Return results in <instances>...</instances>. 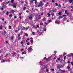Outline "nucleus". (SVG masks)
I'll return each mask as SVG.
<instances>
[{
  "mask_svg": "<svg viewBox=\"0 0 73 73\" xmlns=\"http://www.w3.org/2000/svg\"><path fill=\"white\" fill-rule=\"evenodd\" d=\"M52 10H50V11H49V12H52Z\"/></svg>",
  "mask_w": 73,
  "mask_h": 73,
  "instance_id": "052dcab7",
  "label": "nucleus"
},
{
  "mask_svg": "<svg viewBox=\"0 0 73 73\" xmlns=\"http://www.w3.org/2000/svg\"><path fill=\"white\" fill-rule=\"evenodd\" d=\"M58 60H60V58H58Z\"/></svg>",
  "mask_w": 73,
  "mask_h": 73,
  "instance_id": "e2e57ef3",
  "label": "nucleus"
},
{
  "mask_svg": "<svg viewBox=\"0 0 73 73\" xmlns=\"http://www.w3.org/2000/svg\"><path fill=\"white\" fill-rule=\"evenodd\" d=\"M30 3L32 4L33 3V0H31L30 1Z\"/></svg>",
  "mask_w": 73,
  "mask_h": 73,
  "instance_id": "6ab92c4d",
  "label": "nucleus"
},
{
  "mask_svg": "<svg viewBox=\"0 0 73 73\" xmlns=\"http://www.w3.org/2000/svg\"><path fill=\"white\" fill-rule=\"evenodd\" d=\"M11 40H13V36L11 37Z\"/></svg>",
  "mask_w": 73,
  "mask_h": 73,
  "instance_id": "393cba45",
  "label": "nucleus"
},
{
  "mask_svg": "<svg viewBox=\"0 0 73 73\" xmlns=\"http://www.w3.org/2000/svg\"><path fill=\"white\" fill-rule=\"evenodd\" d=\"M37 4V1H35V4Z\"/></svg>",
  "mask_w": 73,
  "mask_h": 73,
  "instance_id": "79ce46f5",
  "label": "nucleus"
},
{
  "mask_svg": "<svg viewBox=\"0 0 73 73\" xmlns=\"http://www.w3.org/2000/svg\"><path fill=\"white\" fill-rule=\"evenodd\" d=\"M56 5V6H58V4H57V3H55Z\"/></svg>",
  "mask_w": 73,
  "mask_h": 73,
  "instance_id": "37998d69",
  "label": "nucleus"
},
{
  "mask_svg": "<svg viewBox=\"0 0 73 73\" xmlns=\"http://www.w3.org/2000/svg\"><path fill=\"white\" fill-rule=\"evenodd\" d=\"M14 12H15V11L13 10H11L10 11L11 13H14Z\"/></svg>",
  "mask_w": 73,
  "mask_h": 73,
  "instance_id": "20e7f679",
  "label": "nucleus"
},
{
  "mask_svg": "<svg viewBox=\"0 0 73 73\" xmlns=\"http://www.w3.org/2000/svg\"><path fill=\"white\" fill-rule=\"evenodd\" d=\"M71 64L73 66V60L72 61V62H71Z\"/></svg>",
  "mask_w": 73,
  "mask_h": 73,
  "instance_id": "4c0bfd02",
  "label": "nucleus"
},
{
  "mask_svg": "<svg viewBox=\"0 0 73 73\" xmlns=\"http://www.w3.org/2000/svg\"><path fill=\"white\" fill-rule=\"evenodd\" d=\"M27 45H29V42L27 43Z\"/></svg>",
  "mask_w": 73,
  "mask_h": 73,
  "instance_id": "603ef678",
  "label": "nucleus"
},
{
  "mask_svg": "<svg viewBox=\"0 0 73 73\" xmlns=\"http://www.w3.org/2000/svg\"><path fill=\"white\" fill-rule=\"evenodd\" d=\"M9 12H7V13H6V15H8V14H9Z\"/></svg>",
  "mask_w": 73,
  "mask_h": 73,
  "instance_id": "7c9ffc66",
  "label": "nucleus"
},
{
  "mask_svg": "<svg viewBox=\"0 0 73 73\" xmlns=\"http://www.w3.org/2000/svg\"><path fill=\"white\" fill-rule=\"evenodd\" d=\"M13 8H16V5H13Z\"/></svg>",
  "mask_w": 73,
  "mask_h": 73,
  "instance_id": "a211bd4d",
  "label": "nucleus"
},
{
  "mask_svg": "<svg viewBox=\"0 0 73 73\" xmlns=\"http://www.w3.org/2000/svg\"><path fill=\"white\" fill-rule=\"evenodd\" d=\"M51 70H52V71H54V69H51Z\"/></svg>",
  "mask_w": 73,
  "mask_h": 73,
  "instance_id": "c03bdc74",
  "label": "nucleus"
},
{
  "mask_svg": "<svg viewBox=\"0 0 73 73\" xmlns=\"http://www.w3.org/2000/svg\"><path fill=\"white\" fill-rule=\"evenodd\" d=\"M19 40H21V37H18Z\"/></svg>",
  "mask_w": 73,
  "mask_h": 73,
  "instance_id": "49530a36",
  "label": "nucleus"
},
{
  "mask_svg": "<svg viewBox=\"0 0 73 73\" xmlns=\"http://www.w3.org/2000/svg\"><path fill=\"white\" fill-rule=\"evenodd\" d=\"M41 64H40V65H43V62H40Z\"/></svg>",
  "mask_w": 73,
  "mask_h": 73,
  "instance_id": "c756f323",
  "label": "nucleus"
},
{
  "mask_svg": "<svg viewBox=\"0 0 73 73\" xmlns=\"http://www.w3.org/2000/svg\"><path fill=\"white\" fill-rule=\"evenodd\" d=\"M39 17H40V15H37L36 16V18L37 19H39Z\"/></svg>",
  "mask_w": 73,
  "mask_h": 73,
  "instance_id": "5701e85b",
  "label": "nucleus"
},
{
  "mask_svg": "<svg viewBox=\"0 0 73 73\" xmlns=\"http://www.w3.org/2000/svg\"><path fill=\"white\" fill-rule=\"evenodd\" d=\"M61 18H62V17L61 16H60L59 17V18H58V19H60Z\"/></svg>",
  "mask_w": 73,
  "mask_h": 73,
  "instance_id": "2eb2a0df",
  "label": "nucleus"
},
{
  "mask_svg": "<svg viewBox=\"0 0 73 73\" xmlns=\"http://www.w3.org/2000/svg\"><path fill=\"white\" fill-rule=\"evenodd\" d=\"M8 55V54H6L5 57H7Z\"/></svg>",
  "mask_w": 73,
  "mask_h": 73,
  "instance_id": "774afa93",
  "label": "nucleus"
},
{
  "mask_svg": "<svg viewBox=\"0 0 73 73\" xmlns=\"http://www.w3.org/2000/svg\"><path fill=\"white\" fill-rule=\"evenodd\" d=\"M32 48L31 47L29 48L28 49V52H29V50H32Z\"/></svg>",
  "mask_w": 73,
  "mask_h": 73,
  "instance_id": "7ed1b4c3",
  "label": "nucleus"
},
{
  "mask_svg": "<svg viewBox=\"0 0 73 73\" xmlns=\"http://www.w3.org/2000/svg\"><path fill=\"white\" fill-rule=\"evenodd\" d=\"M66 15H67V16H69V13H66Z\"/></svg>",
  "mask_w": 73,
  "mask_h": 73,
  "instance_id": "a18cd8bd",
  "label": "nucleus"
},
{
  "mask_svg": "<svg viewBox=\"0 0 73 73\" xmlns=\"http://www.w3.org/2000/svg\"><path fill=\"white\" fill-rule=\"evenodd\" d=\"M32 19V17L31 16L29 17V19Z\"/></svg>",
  "mask_w": 73,
  "mask_h": 73,
  "instance_id": "f3484780",
  "label": "nucleus"
},
{
  "mask_svg": "<svg viewBox=\"0 0 73 73\" xmlns=\"http://www.w3.org/2000/svg\"><path fill=\"white\" fill-rule=\"evenodd\" d=\"M9 17H12V15L10 14L9 15Z\"/></svg>",
  "mask_w": 73,
  "mask_h": 73,
  "instance_id": "f704fd0d",
  "label": "nucleus"
},
{
  "mask_svg": "<svg viewBox=\"0 0 73 73\" xmlns=\"http://www.w3.org/2000/svg\"><path fill=\"white\" fill-rule=\"evenodd\" d=\"M3 27V26L1 25L0 26V29H2V27Z\"/></svg>",
  "mask_w": 73,
  "mask_h": 73,
  "instance_id": "bb28decb",
  "label": "nucleus"
},
{
  "mask_svg": "<svg viewBox=\"0 0 73 73\" xmlns=\"http://www.w3.org/2000/svg\"><path fill=\"white\" fill-rule=\"evenodd\" d=\"M59 71H60V72H62V70H61V69H60Z\"/></svg>",
  "mask_w": 73,
  "mask_h": 73,
  "instance_id": "bf43d9fd",
  "label": "nucleus"
},
{
  "mask_svg": "<svg viewBox=\"0 0 73 73\" xmlns=\"http://www.w3.org/2000/svg\"><path fill=\"white\" fill-rule=\"evenodd\" d=\"M52 11H53V12H55V10H52Z\"/></svg>",
  "mask_w": 73,
  "mask_h": 73,
  "instance_id": "0e129e2a",
  "label": "nucleus"
},
{
  "mask_svg": "<svg viewBox=\"0 0 73 73\" xmlns=\"http://www.w3.org/2000/svg\"><path fill=\"white\" fill-rule=\"evenodd\" d=\"M62 13V12L61 11V12H59L58 13V14L59 15H61V13Z\"/></svg>",
  "mask_w": 73,
  "mask_h": 73,
  "instance_id": "1a4fd4ad",
  "label": "nucleus"
},
{
  "mask_svg": "<svg viewBox=\"0 0 73 73\" xmlns=\"http://www.w3.org/2000/svg\"><path fill=\"white\" fill-rule=\"evenodd\" d=\"M39 28V25H38L37 27H36V28Z\"/></svg>",
  "mask_w": 73,
  "mask_h": 73,
  "instance_id": "a19ab883",
  "label": "nucleus"
},
{
  "mask_svg": "<svg viewBox=\"0 0 73 73\" xmlns=\"http://www.w3.org/2000/svg\"><path fill=\"white\" fill-rule=\"evenodd\" d=\"M24 52H23L22 53V54H24Z\"/></svg>",
  "mask_w": 73,
  "mask_h": 73,
  "instance_id": "338daca9",
  "label": "nucleus"
},
{
  "mask_svg": "<svg viewBox=\"0 0 73 73\" xmlns=\"http://www.w3.org/2000/svg\"><path fill=\"white\" fill-rule=\"evenodd\" d=\"M52 3H54V1L53 0H52Z\"/></svg>",
  "mask_w": 73,
  "mask_h": 73,
  "instance_id": "680f3d73",
  "label": "nucleus"
},
{
  "mask_svg": "<svg viewBox=\"0 0 73 73\" xmlns=\"http://www.w3.org/2000/svg\"><path fill=\"white\" fill-rule=\"evenodd\" d=\"M9 29H11V26L10 25H9Z\"/></svg>",
  "mask_w": 73,
  "mask_h": 73,
  "instance_id": "e433bc0d",
  "label": "nucleus"
},
{
  "mask_svg": "<svg viewBox=\"0 0 73 73\" xmlns=\"http://www.w3.org/2000/svg\"><path fill=\"white\" fill-rule=\"evenodd\" d=\"M68 63V64H70V61H68L67 62Z\"/></svg>",
  "mask_w": 73,
  "mask_h": 73,
  "instance_id": "6e6d98bb",
  "label": "nucleus"
},
{
  "mask_svg": "<svg viewBox=\"0 0 73 73\" xmlns=\"http://www.w3.org/2000/svg\"><path fill=\"white\" fill-rule=\"evenodd\" d=\"M9 7H11V6L13 7V5L12 4H10L9 5Z\"/></svg>",
  "mask_w": 73,
  "mask_h": 73,
  "instance_id": "f8f14e48",
  "label": "nucleus"
},
{
  "mask_svg": "<svg viewBox=\"0 0 73 73\" xmlns=\"http://www.w3.org/2000/svg\"><path fill=\"white\" fill-rule=\"evenodd\" d=\"M63 17H66V15H63Z\"/></svg>",
  "mask_w": 73,
  "mask_h": 73,
  "instance_id": "c9c22d12",
  "label": "nucleus"
},
{
  "mask_svg": "<svg viewBox=\"0 0 73 73\" xmlns=\"http://www.w3.org/2000/svg\"><path fill=\"white\" fill-rule=\"evenodd\" d=\"M43 21H45L46 20V18H44L43 19Z\"/></svg>",
  "mask_w": 73,
  "mask_h": 73,
  "instance_id": "a878e982",
  "label": "nucleus"
},
{
  "mask_svg": "<svg viewBox=\"0 0 73 73\" xmlns=\"http://www.w3.org/2000/svg\"><path fill=\"white\" fill-rule=\"evenodd\" d=\"M10 2L9 1H8V2H7V3H6L7 4H8V3H9Z\"/></svg>",
  "mask_w": 73,
  "mask_h": 73,
  "instance_id": "13d9d810",
  "label": "nucleus"
},
{
  "mask_svg": "<svg viewBox=\"0 0 73 73\" xmlns=\"http://www.w3.org/2000/svg\"><path fill=\"white\" fill-rule=\"evenodd\" d=\"M37 33L39 35H41V33L38 31L37 32Z\"/></svg>",
  "mask_w": 73,
  "mask_h": 73,
  "instance_id": "9b49d317",
  "label": "nucleus"
},
{
  "mask_svg": "<svg viewBox=\"0 0 73 73\" xmlns=\"http://www.w3.org/2000/svg\"><path fill=\"white\" fill-rule=\"evenodd\" d=\"M60 67H61V68H62V67H64V65H60Z\"/></svg>",
  "mask_w": 73,
  "mask_h": 73,
  "instance_id": "cd10ccee",
  "label": "nucleus"
},
{
  "mask_svg": "<svg viewBox=\"0 0 73 73\" xmlns=\"http://www.w3.org/2000/svg\"><path fill=\"white\" fill-rule=\"evenodd\" d=\"M16 52H13L12 54V56H15V54H16Z\"/></svg>",
  "mask_w": 73,
  "mask_h": 73,
  "instance_id": "0eeeda50",
  "label": "nucleus"
},
{
  "mask_svg": "<svg viewBox=\"0 0 73 73\" xmlns=\"http://www.w3.org/2000/svg\"><path fill=\"white\" fill-rule=\"evenodd\" d=\"M43 5H44V4L42 3V2L41 1L39 3V4L38 5V7H42Z\"/></svg>",
  "mask_w": 73,
  "mask_h": 73,
  "instance_id": "f257e3e1",
  "label": "nucleus"
},
{
  "mask_svg": "<svg viewBox=\"0 0 73 73\" xmlns=\"http://www.w3.org/2000/svg\"><path fill=\"white\" fill-rule=\"evenodd\" d=\"M30 42L31 43V44H33V40H30Z\"/></svg>",
  "mask_w": 73,
  "mask_h": 73,
  "instance_id": "6e6552de",
  "label": "nucleus"
},
{
  "mask_svg": "<svg viewBox=\"0 0 73 73\" xmlns=\"http://www.w3.org/2000/svg\"><path fill=\"white\" fill-rule=\"evenodd\" d=\"M48 70H48V69H47L46 70V72H48Z\"/></svg>",
  "mask_w": 73,
  "mask_h": 73,
  "instance_id": "5fc2aeb1",
  "label": "nucleus"
},
{
  "mask_svg": "<svg viewBox=\"0 0 73 73\" xmlns=\"http://www.w3.org/2000/svg\"><path fill=\"white\" fill-rule=\"evenodd\" d=\"M25 35L27 37H28V34L25 33Z\"/></svg>",
  "mask_w": 73,
  "mask_h": 73,
  "instance_id": "4be33fe9",
  "label": "nucleus"
},
{
  "mask_svg": "<svg viewBox=\"0 0 73 73\" xmlns=\"http://www.w3.org/2000/svg\"><path fill=\"white\" fill-rule=\"evenodd\" d=\"M44 68H47L46 66H44Z\"/></svg>",
  "mask_w": 73,
  "mask_h": 73,
  "instance_id": "3c124183",
  "label": "nucleus"
},
{
  "mask_svg": "<svg viewBox=\"0 0 73 73\" xmlns=\"http://www.w3.org/2000/svg\"><path fill=\"white\" fill-rule=\"evenodd\" d=\"M20 28H19L18 29V30H17V31H20Z\"/></svg>",
  "mask_w": 73,
  "mask_h": 73,
  "instance_id": "4d7b16f0",
  "label": "nucleus"
},
{
  "mask_svg": "<svg viewBox=\"0 0 73 73\" xmlns=\"http://www.w3.org/2000/svg\"><path fill=\"white\" fill-rule=\"evenodd\" d=\"M48 16H50V13H48L47 14Z\"/></svg>",
  "mask_w": 73,
  "mask_h": 73,
  "instance_id": "b1692460",
  "label": "nucleus"
},
{
  "mask_svg": "<svg viewBox=\"0 0 73 73\" xmlns=\"http://www.w3.org/2000/svg\"><path fill=\"white\" fill-rule=\"evenodd\" d=\"M58 7H61V5L59 4L58 5Z\"/></svg>",
  "mask_w": 73,
  "mask_h": 73,
  "instance_id": "864d4df0",
  "label": "nucleus"
},
{
  "mask_svg": "<svg viewBox=\"0 0 73 73\" xmlns=\"http://www.w3.org/2000/svg\"><path fill=\"white\" fill-rule=\"evenodd\" d=\"M20 34H18V37H20Z\"/></svg>",
  "mask_w": 73,
  "mask_h": 73,
  "instance_id": "8fccbe9b",
  "label": "nucleus"
},
{
  "mask_svg": "<svg viewBox=\"0 0 73 73\" xmlns=\"http://www.w3.org/2000/svg\"><path fill=\"white\" fill-rule=\"evenodd\" d=\"M32 34H33V35H35V33L34 32H33L32 33Z\"/></svg>",
  "mask_w": 73,
  "mask_h": 73,
  "instance_id": "58836bf2",
  "label": "nucleus"
},
{
  "mask_svg": "<svg viewBox=\"0 0 73 73\" xmlns=\"http://www.w3.org/2000/svg\"><path fill=\"white\" fill-rule=\"evenodd\" d=\"M56 24H59V22H58L56 20L55 22Z\"/></svg>",
  "mask_w": 73,
  "mask_h": 73,
  "instance_id": "39448f33",
  "label": "nucleus"
},
{
  "mask_svg": "<svg viewBox=\"0 0 73 73\" xmlns=\"http://www.w3.org/2000/svg\"><path fill=\"white\" fill-rule=\"evenodd\" d=\"M0 9L1 10H2V11H3V10L4 8H3V7H1L0 8Z\"/></svg>",
  "mask_w": 73,
  "mask_h": 73,
  "instance_id": "4468645a",
  "label": "nucleus"
},
{
  "mask_svg": "<svg viewBox=\"0 0 73 73\" xmlns=\"http://www.w3.org/2000/svg\"><path fill=\"white\" fill-rule=\"evenodd\" d=\"M14 1L13 0H11V2L12 3H13Z\"/></svg>",
  "mask_w": 73,
  "mask_h": 73,
  "instance_id": "2f4dec72",
  "label": "nucleus"
},
{
  "mask_svg": "<svg viewBox=\"0 0 73 73\" xmlns=\"http://www.w3.org/2000/svg\"><path fill=\"white\" fill-rule=\"evenodd\" d=\"M26 12H27V13H29V11H28L27 10L26 11Z\"/></svg>",
  "mask_w": 73,
  "mask_h": 73,
  "instance_id": "69168bd1",
  "label": "nucleus"
},
{
  "mask_svg": "<svg viewBox=\"0 0 73 73\" xmlns=\"http://www.w3.org/2000/svg\"><path fill=\"white\" fill-rule=\"evenodd\" d=\"M21 43L22 44V45H23L24 43H23V42H21Z\"/></svg>",
  "mask_w": 73,
  "mask_h": 73,
  "instance_id": "ea45409f",
  "label": "nucleus"
},
{
  "mask_svg": "<svg viewBox=\"0 0 73 73\" xmlns=\"http://www.w3.org/2000/svg\"><path fill=\"white\" fill-rule=\"evenodd\" d=\"M6 33H7V32L5 31H4V32L2 33V35L4 36L5 35V34Z\"/></svg>",
  "mask_w": 73,
  "mask_h": 73,
  "instance_id": "f03ea898",
  "label": "nucleus"
},
{
  "mask_svg": "<svg viewBox=\"0 0 73 73\" xmlns=\"http://www.w3.org/2000/svg\"><path fill=\"white\" fill-rule=\"evenodd\" d=\"M49 57H48V58H47L46 59V61H49Z\"/></svg>",
  "mask_w": 73,
  "mask_h": 73,
  "instance_id": "412c9836",
  "label": "nucleus"
},
{
  "mask_svg": "<svg viewBox=\"0 0 73 73\" xmlns=\"http://www.w3.org/2000/svg\"><path fill=\"white\" fill-rule=\"evenodd\" d=\"M62 72H63V73H65V70H62Z\"/></svg>",
  "mask_w": 73,
  "mask_h": 73,
  "instance_id": "c85d7f7f",
  "label": "nucleus"
},
{
  "mask_svg": "<svg viewBox=\"0 0 73 73\" xmlns=\"http://www.w3.org/2000/svg\"><path fill=\"white\" fill-rule=\"evenodd\" d=\"M64 60H65V59H66V56H65L64 57Z\"/></svg>",
  "mask_w": 73,
  "mask_h": 73,
  "instance_id": "09e8293b",
  "label": "nucleus"
},
{
  "mask_svg": "<svg viewBox=\"0 0 73 73\" xmlns=\"http://www.w3.org/2000/svg\"><path fill=\"white\" fill-rule=\"evenodd\" d=\"M57 67L58 69H60L61 67V65H59L58 66H57Z\"/></svg>",
  "mask_w": 73,
  "mask_h": 73,
  "instance_id": "423d86ee",
  "label": "nucleus"
},
{
  "mask_svg": "<svg viewBox=\"0 0 73 73\" xmlns=\"http://www.w3.org/2000/svg\"><path fill=\"white\" fill-rule=\"evenodd\" d=\"M67 12H68L67 10H66L65 11V13H68Z\"/></svg>",
  "mask_w": 73,
  "mask_h": 73,
  "instance_id": "473e14b6",
  "label": "nucleus"
},
{
  "mask_svg": "<svg viewBox=\"0 0 73 73\" xmlns=\"http://www.w3.org/2000/svg\"><path fill=\"white\" fill-rule=\"evenodd\" d=\"M67 69H68V70H69L70 69V67L69 66H67Z\"/></svg>",
  "mask_w": 73,
  "mask_h": 73,
  "instance_id": "9d476101",
  "label": "nucleus"
},
{
  "mask_svg": "<svg viewBox=\"0 0 73 73\" xmlns=\"http://www.w3.org/2000/svg\"><path fill=\"white\" fill-rule=\"evenodd\" d=\"M3 8H7V6L6 5H3Z\"/></svg>",
  "mask_w": 73,
  "mask_h": 73,
  "instance_id": "aec40b11",
  "label": "nucleus"
},
{
  "mask_svg": "<svg viewBox=\"0 0 73 73\" xmlns=\"http://www.w3.org/2000/svg\"><path fill=\"white\" fill-rule=\"evenodd\" d=\"M40 25H43V23H42V22H41L40 23Z\"/></svg>",
  "mask_w": 73,
  "mask_h": 73,
  "instance_id": "ddd939ff",
  "label": "nucleus"
},
{
  "mask_svg": "<svg viewBox=\"0 0 73 73\" xmlns=\"http://www.w3.org/2000/svg\"><path fill=\"white\" fill-rule=\"evenodd\" d=\"M25 9H26V7H24L23 8V10H25Z\"/></svg>",
  "mask_w": 73,
  "mask_h": 73,
  "instance_id": "72a5a7b5",
  "label": "nucleus"
},
{
  "mask_svg": "<svg viewBox=\"0 0 73 73\" xmlns=\"http://www.w3.org/2000/svg\"><path fill=\"white\" fill-rule=\"evenodd\" d=\"M73 1V0H71L69 2H70V4H71L72 3Z\"/></svg>",
  "mask_w": 73,
  "mask_h": 73,
  "instance_id": "dca6fc26",
  "label": "nucleus"
},
{
  "mask_svg": "<svg viewBox=\"0 0 73 73\" xmlns=\"http://www.w3.org/2000/svg\"><path fill=\"white\" fill-rule=\"evenodd\" d=\"M14 17L15 18V19H16V18H17V17H16V16H14Z\"/></svg>",
  "mask_w": 73,
  "mask_h": 73,
  "instance_id": "de8ad7c7",
  "label": "nucleus"
}]
</instances>
